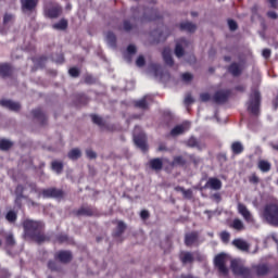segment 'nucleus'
Here are the masks:
<instances>
[{
    "mask_svg": "<svg viewBox=\"0 0 278 278\" xmlns=\"http://www.w3.org/2000/svg\"><path fill=\"white\" fill-rule=\"evenodd\" d=\"M23 227L26 238H31V240H36V242L45 241V235L42 233L45 225L41 222L26 219L23 223Z\"/></svg>",
    "mask_w": 278,
    "mask_h": 278,
    "instance_id": "nucleus-1",
    "label": "nucleus"
},
{
    "mask_svg": "<svg viewBox=\"0 0 278 278\" xmlns=\"http://www.w3.org/2000/svg\"><path fill=\"white\" fill-rule=\"evenodd\" d=\"M261 218L264 223H267V225L278 227V204H266L261 213Z\"/></svg>",
    "mask_w": 278,
    "mask_h": 278,
    "instance_id": "nucleus-2",
    "label": "nucleus"
},
{
    "mask_svg": "<svg viewBox=\"0 0 278 278\" xmlns=\"http://www.w3.org/2000/svg\"><path fill=\"white\" fill-rule=\"evenodd\" d=\"M260 91H257V89L252 90V93L250 94L249 101L247 103L248 112H250V114H253L254 116L260 114Z\"/></svg>",
    "mask_w": 278,
    "mask_h": 278,
    "instance_id": "nucleus-3",
    "label": "nucleus"
},
{
    "mask_svg": "<svg viewBox=\"0 0 278 278\" xmlns=\"http://www.w3.org/2000/svg\"><path fill=\"white\" fill-rule=\"evenodd\" d=\"M230 266L235 275H240L241 277H251V270L242 265V261L233 260L231 261Z\"/></svg>",
    "mask_w": 278,
    "mask_h": 278,
    "instance_id": "nucleus-4",
    "label": "nucleus"
},
{
    "mask_svg": "<svg viewBox=\"0 0 278 278\" xmlns=\"http://www.w3.org/2000/svg\"><path fill=\"white\" fill-rule=\"evenodd\" d=\"M134 15L138 16L139 12H143L141 17V23H147V21H155L157 18V12L153 9L142 10L140 8L132 9Z\"/></svg>",
    "mask_w": 278,
    "mask_h": 278,
    "instance_id": "nucleus-5",
    "label": "nucleus"
},
{
    "mask_svg": "<svg viewBox=\"0 0 278 278\" xmlns=\"http://www.w3.org/2000/svg\"><path fill=\"white\" fill-rule=\"evenodd\" d=\"M214 264L216 268H218V271L220 273V275L226 276L229 273V269L226 266L227 255L218 254L217 256H215Z\"/></svg>",
    "mask_w": 278,
    "mask_h": 278,
    "instance_id": "nucleus-6",
    "label": "nucleus"
},
{
    "mask_svg": "<svg viewBox=\"0 0 278 278\" xmlns=\"http://www.w3.org/2000/svg\"><path fill=\"white\" fill-rule=\"evenodd\" d=\"M136 131H140V127L135 128L134 142L138 148L141 149V151H144L147 149V136L144 132L136 135Z\"/></svg>",
    "mask_w": 278,
    "mask_h": 278,
    "instance_id": "nucleus-7",
    "label": "nucleus"
},
{
    "mask_svg": "<svg viewBox=\"0 0 278 278\" xmlns=\"http://www.w3.org/2000/svg\"><path fill=\"white\" fill-rule=\"evenodd\" d=\"M237 210H238V213L242 215L245 223H255V219H253V214H251V211H249L247 205L242 203H238Z\"/></svg>",
    "mask_w": 278,
    "mask_h": 278,
    "instance_id": "nucleus-8",
    "label": "nucleus"
},
{
    "mask_svg": "<svg viewBox=\"0 0 278 278\" xmlns=\"http://www.w3.org/2000/svg\"><path fill=\"white\" fill-rule=\"evenodd\" d=\"M188 129H190V122H185L174 127L170 131V136H181V134H185V131H188Z\"/></svg>",
    "mask_w": 278,
    "mask_h": 278,
    "instance_id": "nucleus-9",
    "label": "nucleus"
},
{
    "mask_svg": "<svg viewBox=\"0 0 278 278\" xmlns=\"http://www.w3.org/2000/svg\"><path fill=\"white\" fill-rule=\"evenodd\" d=\"M205 188H208V190H220L223 188V181L218 178H208V180L205 184Z\"/></svg>",
    "mask_w": 278,
    "mask_h": 278,
    "instance_id": "nucleus-10",
    "label": "nucleus"
},
{
    "mask_svg": "<svg viewBox=\"0 0 278 278\" xmlns=\"http://www.w3.org/2000/svg\"><path fill=\"white\" fill-rule=\"evenodd\" d=\"M23 12H34L36 5H38V0H21Z\"/></svg>",
    "mask_w": 278,
    "mask_h": 278,
    "instance_id": "nucleus-11",
    "label": "nucleus"
},
{
    "mask_svg": "<svg viewBox=\"0 0 278 278\" xmlns=\"http://www.w3.org/2000/svg\"><path fill=\"white\" fill-rule=\"evenodd\" d=\"M0 105H2V108H7V110H11L12 112H18V110H21V104L12 100H1Z\"/></svg>",
    "mask_w": 278,
    "mask_h": 278,
    "instance_id": "nucleus-12",
    "label": "nucleus"
},
{
    "mask_svg": "<svg viewBox=\"0 0 278 278\" xmlns=\"http://www.w3.org/2000/svg\"><path fill=\"white\" fill-rule=\"evenodd\" d=\"M41 194L45 199H49L50 197H52L53 199H60L61 197H63L62 190L58 189H45L42 190Z\"/></svg>",
    "mask_w": 278,
    "mask_h": 278,
    "instance_id": "nucleus-13",
    "label": "nucleus"
},
{
    "mask_svg": "<svg viewBox=\"0 0 278 278\" xmlns=\"http://www.w3.org/2000/svg\"><path fill=\"white\" fill-rule=\"evenodd\" d=\"M215 103H225L229 99V90H220L214 94Z\"/></svg>",
    "mask_w": 278,
    "mask_h": 278,
    "instance_id": "nucleus-14",
    "label": "nucleus"
},
{
    "mask_svg": "<svg viewBox=\"0 0 278 278\" xmlns=\"http://www.w3.org/2000/svg\"><path fill=\"white\" fill-rule=\"evenodd\" d=\"M61 13L62 8L59 4H55L50 9H46V14L47 16H49V18H58V16H60Z\"/></svg>",
    "mask_w": 278,
    "mask_h": 278,
    "instance_id": "nucleus-15",
    "label": "nucleus"
},
{
    "mask_svg": "<svg viewBox=\"0 0 278 278\" xmlns=\"http://www.w3.org/2000/svg\"><path fill=\"white\" fill-rule=\"evenodd\" d=\"M194 257H197V253L182 252L180 254V261L182 264H192L194 262Z\"/></svg>",
    "mask_w": 278,
    "mask_h": 278,
    "instance_id": "nucleus-16",
    "label": "nucleus"
},
{
    "mask_svg": "<svg viewBox=\"0 0 278 278\" xmlns=\"http://www.w3.org/2000/svg\"><path fill=\"white\" fill-rule=\"evenodd\" d=\"M233 247H236V249H239V251H249L250 245L247 241H244L243 239H235L232 241Z\"/></svg>",
    "mask_w": 278,
    "mask_h": 278,
    "instance_id": "nucleus-17",
    "label": "nucleus"
},
{
    "mask_svg": "<svg viewBox=\"0 0 278 278\" xmlns=\"http://www.w3.org/2000/svg\"><path fill=\"white\" fill-rule=\"evenodd\" d=\"M58 260L62 262L63 264H66L67 262H71L73 260V254L68 251H61L56 254Z\"/></svg>",
    "mask_w": 278,
    "mask_h": 278,
    "instance_id": "nucleus-18",
    "label": "nucleus"
},
{
    "mask_svg": "<svg viewBox=\"0 0 278 278\" xmlns=\"http://www.w3.org/2000/svg\"><path fill=\"white\" fill-rule=\"evenodd\" d=\"M186 45H188V41H186L185 39H182V40H180L179 42L176 43L175 55L177 58H182L184 56V48L186 47Z\"/></svg>",
    "mask_w": 278,
    "mask_h": 278,
    "instance_id": "nucleus-19",
    "label": "nucleus"
},
{
    "mask_svg": "<svg viewBox=\"0 0 278 278\" xmlns=\"http://www.w3.org/2000/svg\"><path fill=\"white\" fill-rule=\"evenodd\" d=\"M149 101H151V97L146 96L141 100H138L135 102L136 108H139L140 110H147L149 108Z\"/></svg>",
    "mask_w": 278,
    "mask_h": 278,
    "instance_id": "nucleus-20",
    "label": "nucleus"
},
{
    "mask_svg": "<svg viewBox=\"0 0 278 278\" xmlns=\"http://www.w3.org/2000/svg\"><path fill=\"white\" fill-rule=\"evenodd\" d=\"M197 238H199V235L197 232L186 235L185 244H187V247H192V244L197 242Z\"/></svg>",
    "mask_w": 278,
    "mask_h": 278,
    "instance_id": "nucleus-21",
    "label": "nucleus"
},
{
    "mask_svg": "<svg viewBox=\"0 0 278 278\" xmlns=\"http://www.w3.org/2000/svg\"><path fill=\"white\" fill-rule=\"evenodd\" d=\"M163 60L168 66H173V55L169 48L163 50Z\"/></svg>",
    "mask_w": 278,
    "mask_h": 278,
    "instance_id": "nucleus-22",
    "label": "nucleus"
},
{
    "mask_svg": "<svg viewBox=\"0 0 278 278\" xmlns=\"http://www.w3.org/2000/svg\"><path fill=\"white\" fill-rule=\"evenodd\" d=\"M180 29H182V31H189L190 34H192V31L197 30V25L190 22H184L180 24Z\"/></svg>",
    "mask_w": 278,
    "mask_h": 278,
    "instance_id": "nucleus-23",
    "label": "nucleus"
},
{
    "mask_svg": "<svg viewBox=\"0 0 278 278\" xmlns=\"http://www.w3.org/2000/svg\"><path fill=\"white\" fill-rule=\"evenodd\" d=\"M229 73L233 75V77H238L242 73V66L238 63H232L229 67Z\"/></svg>",
    "mask_w": 278,
    "mask_h": 278,
    "instance_id": "nucleus-24",
    "label": "nucleus"
},
{
    "mask_svg": "<svg viewBox=\"0 0 278 278\" xmlns=\"http://www.w3.org/2000/svg\"><path fill=\"white\" fill-rule=\"evenodd\" d=\"M231 151L235 155H240L244 151V146L240 141H236L231 144Z\"/></svg>",
    "mask_w": 278,
    "mask_h": 278,
    "instance_id": "nucleus-25",
    "label": "nucleus"
},
{
    "mask_svg": "<svg viewBox=\"0 0 278 278\" xmlns=\"http://www.w3.org/2000/svg\"><path fill=\"white\" fill-rule=\"evenodd\" d=\"M15 194H16L15 204L17 205V207H21V200L23 199V186L20 185L16 187Z\"/></svg>",
    "mask_w": 278,
    "mask_h": 278,
    "instance_id": "nucleus-26",
    "label": "nucleus"
},
{
    "mask_svg": "<svg viewBox=\"0 0 278 278\" xmlns=\"http://www.w3.org/2000/svg\"><path fill=\"white\" fill-rule=\"evenodd\" d=\"M150 166L153 170H162L163 163L160 159H153L150 161Z\"/></svg>",
    "mask_w": 278,
    "mask_h": 278,
    "instance_id": "nucleus-27",
    "label": "nucleus"
},
{
    "mask_svg": "<svg viewBox=\"0 0 278 278\" xmlns=\"http://www.w3.org/2000/svg\"><path fill=\"white\" fill-rule=\"evenodd\" d=\"M257 166L260 170H262V173H268V170H270V164L268 163V161L261 160L258 161Z\"/></svg>",
    "mask_w": 278,
    "mask_h": 278,
    "instance_id": "nucleus-28",
    "label": "nucleus"
},
{
    "mask_svg": "<svg viewBox=\"0 0 278 278\" xmlns=\"http://www.w3.org/2000/svg\"><path fill=\"white\" fill-rule=\"evenodd\" d=\"M105 40L109 45V47H116V35H114L113 33H108Z\"/></svg>",
    "mask_w": 278,
    "mask_h": 278,
    "instance_id": "nucleus-29",
    "label": "nucleus"
},
{
    "mask_svg": "<svg viewBox=\"0 0 278 278\" xmlns=\"http://www.w3.org/2000/svg\"><path fill=\"white\" fill-rule=\"evenodd\" d=\"M232 229H236L237 231H242L244 229V224L239 218H236L231 223Z\"/></svg>",
    "mask_w": 278,
    "mask_h": 278,
    "instance_id": "nucleus-30",
    "label": "nucleus"
},
{
    "mask_svg": "<svg viewBox=\"0 0 278 278\" xmlns=\"http://www.w3.org/2000/svg\"><path fill=\"white\" fill-rule=\"evenodd\" d=\"M12 73V68H10V65L8 64H0V75L2 77H8Z\"/></svg>",
    "mask_w": 278,
    "mask_h": 278,
    "instance_id": "nucleus-31",
    "label": "nucleus"
},
{
    "mask_svg": "<svg viewBox=\"0 0 278 278\" xmlns=\"http://www.w3.org/2000/svg\"><path fill=\"white\" fill-rule=\"evenodd\" d=\"M63 168H64V165L61 162H58V161L52 162V170H54V173H56L58 175L62 173Z\"/></svg>",
    "mask_w": 278,
    "mask_h": 278,
    "instance_id": "nucleus-32",
    "label": "nucleus"
},
{
    "mask_svg": "<svg viewBox=\"0 0 278 278\" xmlns=\"http://www.w3.org/2000/svg\"><path fill=\"white\" fill-rule=\"evenodd\" d=\"M70 160H79L81 157V151L79 149H73L68 153Z\"/></svg>",
    "mask_w": 278,
    "mask_h": 278,
    "instance_id": "nucleus-33",
    "label": "nucleus"
},
{
    "mask_svg": "<svg viewBox=\"0 0 278 278\" xmlns=\"http://www.w3.org/2000/svg\"><path fill=\"white\" fill-rule=\"evenodd\" d=\"M78 216H92V208L81 207L77 211Z\"/></svg>",
    "mask_w": 278,
    "mask_h": 278,
    "instance_id": "nucleus-34",
    "label": "nucleus"
},
{
    "mask_svg": "<svg viewBox=\"0 0 278 278\" xmlns=\"http://www.w3.org/2000/svg\"><path fill=\"white\" fill-rule=\"evenodd\" d=\"M14 23V15L7 13L3 17V25L4 27H8V25H12Z\"/></svg>",
    "mask_w": 278,
    "mask_h": 278,
    "instance_id": "nucleus-35",
    "label": "nucleus"
},
{
    "mask_svg": "<svg viewBox=\"0 0 278 278\" xmlns=\"http://www.w3.org/2000/svg\"><path fill=\"white\" fill-rule=\"evenodd\" d=\"M53 29H66L68 27V22L66 20H61L59 23L53 24Z\"/></svg>",
    "mask_w": 278,
    "mask_h": 278,
    "instance_id": "nucleus-36",
    "label": "nucleus"
},
{
    "mask_svg": "<svg viewBox=\"0 0 278 278\" xmlns=\"http://www.w3.org/2000/svg\"><path fill=\"white\" fill-rule=\"evenodd\" d=\"M5 243L7 247H14V244H16V241L14 240V235H12L11 232L7 233Z\"/></svg>",
    "mask_w": 278,
    "mask_h": 278,
    "instance_id": "nucleus-37",
    "label": "nucleus"
},
{
    "mask_svg": "<svg viewBox=\"0 0 278 278\" xmlns=\"http://www.w3.org/2000/svg\"><path fill=\"white\" fill-rule=\"evenodd\" d=\"M127 228V226H125V223L123 222H118L117 223V230L115 231V236L118 238L119 236L123 235V231H125V229Z\"/></svg>",
    "mask_w": 278,
    "mask_h": 278,
    "instance_id": "nucleus-38",
    "label": "nucleus"
},
{
    "mask_svg": "<svg viewBox=\"0 0 278 278\" xmlns=\"http://www.w3.org/2000/svg\"><path fill=\"white\" fill-rule=\"evenodd\" d=\"M11 147H12V141L5 140V139L0 141L1 151H8V149H10Z\"/></svg>",
    "mask_w": 278,
    "mask_h": 278,
    "instance_id": "nucleus-39",
    "label": "nucleus"
},
{
    "mask_svg": "<svg viewBox=\"0 0 278 278\" xmlns=\"http://www.w3.org/2000/svg\"><path fill=\"white\" fill-rule=\"evenodd\" d=\"M5 218L9 223H14L16 220V213L14 211H9Z\"/></svg>",
    "mask_w": 278,
    "mask_h": 278,
    "instance_id": "nucleus-40",
    "label": "nucleus"
},
{
    "mask_svg": "<svg viewBox=\"0 0 278 278\" xmlns=\"http://www.w3.org/2000/svg\"><path fill=\"white\" fill-rule=\"evenodd\" d=\"M256 273H257V275H266V273H268V266H266V265H258L256 267Z\"/></svg>",
    "mask_w": 278,
    "mask_h": 278,
    "instance_id": "nucleus-41",
    "label": "nucleus"
},
{
    "mask_svg": "<svg viewBox=\"0 0 278 278\" xmlns=\"http://www.w3.org/2000/svg\"><path fill=\"white\" fill-rule=\"evenodd\" d=\"M173 166H181L184 165V157L181 156H175L174 161L172 162Z\"/></svg>",
    "mask_w": 278,
    "mask_h": 278,
    "instance_id": "nucleus-42",
    "label": "nucleus"
},
{
    "mask_svg": "<svg viewBox=\"0 0 278 278\" xmlns=\"http://www.w3.org/2000/svg\"><path fill=\"white\" fill-rule=\"evenodd\" d=\"M222 242H229V238H231V235L228 231L220 232Z\"/></svg>",
    "mask_w": 278,
    "mask_h": 278,
    "instance_id": "nucleus-43",
    "label": "nucleus"
},
{
    "mask_svg": "<svg viewBox=\"0 0 278 278\" xmlns=\"http://www.w3.org/2000/svg\"><path fill=\"white\" fill-rule=\"evenodd\" d=\"M91 121L92 123H94L96 125H99L101 127V125H103V118H101L98 115H91Z\"/></svg>",
    "mask_w": 278,
    "mask_h": 278,
    "instance_id": "nucleus-44",
    "label": "nucleus"
},
{
    "mask_svg": "<svg viewBox=\"0 0 278 278\" xmlns=\"http://www.w3.org/2000/svg\"><path fill=\"white\" fill-rule=\"evenodd\" d=\"M228 27L230 31H236L238 29V24L233 20H228Z\"/></svg>",
    "mask_w": 278,
    "mask_h": 278,
    "instance_id": "nucleus-45",
    "label": "nucleus"
},
{
    "mask_svg": "<svg viewBox=\"0 0 278 278\" xmlns=\"http://www.w3.org/2000/svg\"><path fill=\"white\" fill-rule=\"evenodd\" d=\"M33 116L35 118H43L45 114L42 113V111L40 109H37V110L33 111Z\"/></svg>",
    "mask_w": 278,
    "mask_h": 278,
    "instance_id": "nucleus-46",
    "label": "nucleus"
},
{
    "mask_svg": "<svg viewBox=\"0 0 278 278\" xmlns=\"http://www.w3.org/2000/svg\"><path fill=\"white\" fill-rule=\"evenodd\" d=\"M68 74L71 77H79V70H77V67H72L70 68Z\"/></svg>",
    "mask_w": 278,
    "mask_h": 278,
    "instance_id": "nucleus-47",
    "label": "nucleus"
},
{
    "mask_svg": "<svg viewBox=\"0 0 278 278\" xmlns=\"http://www.w3.org/2000/svg\"><path fill=\"white\" fill-rule=\"evenodd\" d=\"M136 65L139 67H142L144 65V56L139 55L137 61H136Z\"/></svg>",
    "mask_w": 278,
    "mask_h": 278,
    "instance_id": "nucleus-48",
    "label": "nucleus"
},
{
    "mask_svg": "<svg viewBox=\"0 0 278 278\" xmlns=\"http://www.w3.org/2000/svg\"><path fill=\"white\" fill-rule=\"evenodd\" d=\"M152 71H154L155 77L162 73V67L160 65H152Z\"/></svg>",
    "mask_w": 278,
    "mask_h": 278,
    "instance_id": "nucleus-49",
    "label": "nucleus"
},
{
    "mask_svg": "<svg viewBox=\"0 0 278 278\" xmlns=\"http://www.w3.org/2000/svg\"><path fill=\"white\" fill-rule=\"evenodd\" d=\"M182 81H192V74L190 73H185L182 74Z\"/></svg>",
    "mask_w": 278,
    "mask_h": 278,
    "instance_id": "nucleus-50",
    "label": "nucleus"
},
{
    "mask_svg": "<svg viewBox=\"0 0 278 278\" xmlns=\"http://www.w3.org/2000/svg\"><path fill=\"white\" fill-rule=\"evenodd\" d=\"M249 181L250 184H260V178L255 174H253L252 176H250Z\"/></svg>",
    "mask_w": 278,
    "mask_h": 278,
    "instance_id": "nucleus-51",
    "label": "nucleus"
},
{
    "mask_svg": "<svg viewBox=\"0 0 278 278\" xmlns=\"http://www.w3.org/2000/svg\"><path fill=\"white\" fill-rule=\"evenodd\" d=\"M182 194L185 197V199H192V190L188 189V190H184Z\"/></svg>",
    "mask_w": 278,
    "mask_h": 278,
    "instance_id": "nucleus-52",
    "label": "nucleus"
},
{
    "mask_svg": "<svg viewBox=\"0 0 278 278\" xmlns=\"http://www.w3.org/2000/svg\"><path fill=\"white\" fill-rule=\"evenodd\" d=\"M87 157H89V160H94V157H97V153H94V151L92 150H87Z\"/></svg>",
    "mask_w": 278,
    "mask_h": 278,
    "instance_id": "nucleus-53",
    "label": "nucleus"
},
{
    "mask_svg": "<svg viewBox=\"0 0 278 278\" xmlns=\"http://www.w3.org/2000/svg\"><path fill=\"white\" fill-rule=\"evenodd\" d=\"M193 99H192V96L190 94H187L186 98H185V104L186 105H190V103H193Z\"/></svg>",
    "mask_w": 278,
    "mask_h": 278,
    "instance_id": "nucleus-54",
    "label": "nucleus"
},
{
    "mask_svg": "<svg viewBox=\"0 0 278 278\" xmlns=\"http://www.w3.org/2000/svg\"><path fill=\"white\" fill-rule=\"evenodd\" d=\"M127 51L130 55H134V53H136V46L134 45L128 46Z\"/></svg>",
    "mask_w": 278,
    "mask_h": 278,
    "instance_id": "nucleus-55",
    "label": "nucleus"
},
{
    "mask_svg": "<svg viewBox=\"0 0 278 278\" xmlns=\"http://www.w3.org/2000/svg\"><path fill=\"white\" fill-rule=\"evenodd\" d=\"M188 146L189 147H197V139L194 137L190 138L188 140Z\"/></svg>",
    "mask_w": 278,
    "mask_h": 278,
    "instance_id": "nucleus-56",
    "label": "nucleus"
},
{
    "mask_svg": "<svg viewBox=\"0 0 278 278\" xmlns=\"http://www.w3.org/2000/svg\"><path fill=\"white\" fill-rule=\"evenodd\" d=\"M262 55H263V58L268 60V58H270V50L269 49H264Z\"/></svg>",
    "mask_w": 278,
    "mask_h": 278,
    "instance_id": "nucleus-57",
    "label": "nucleus"
},
{
    "mask_svg": "<svg viewBox=\"0 0 278 278\" xmlns=\"http://www.w3.org/2000/svg\"><path fill=\"white\" fill-rule=\"evenodd\" d=\"M124 29L125 31H129V29H131V24L129 23V21L124 22Z\"/></svg>",
    "mask_w": 278,
    "mask_h": 278,
    "instance_id": "nucleus-58",
    "label": "nucleus"
},
{
    "mask_svg": "<svg viewBox=\"0 0 278 278\" xmlns=\"http://www.w3.org/2000/svg\"><path fill=\"white\" fill-rule=\"evenodd\" d=\"M53 60L56 62V64H62V62H64V55L60 54L58 59L53 58Z\"/></svg>",
    "mask_w": 278,
    "mask_h": 278,
    "instance_id": "nucleus-59",
    "label": "nucleus"
},
{
    "mask_svg": "<svg viewBox=\"0 0 278 278\" xmlns=\"http://www.w3.org/2000/svg\"><path fill=\"white\" fill-rule=\"evenodd\" d=\"M140 216L143 220H146V218H149V211H141Z\"/></svg>",
    "mask_w": 278,
    "mask_h": 278,
    "instance_id": "nucleus-60",
    "label": "nucleus"
},
{
    "mask_svg": "<svg viewBox=\"0 0 278 278\" xmlns=\"http://www.w3.org/2000/svg\"><path fill=\"white\" fill-rule=\"evenodd\" d=\"M201 101H207L210 99V93H202L200 96Z\"/></svg>",
    "mask_w": 278,
    "mask_h": 278,
    "instance_id": "nucleus-61",
    "label": "nucleus"
},
{
    "mask_svg": "<svg viewBox=\"0 0 278 278\" xmlns=\"http://www.w3.org/2000/svg\"><path fill=\"white\" fill-rule=\"evenodd\" d=\"M48 268H50V270H55V262L50 261V262L48 263Z\"/></svg>",
    "mask_w": 278,
    "mask_h": 278,
    "instance_id": "nucleus-62",
    "label": "nucleus"
},
{
    "mask_svg": "<svg viewBox=\"0 0 278 278\" xmlns=\"http://www.w3.org/2000/svg\"><path fill=\"white\" fill-rule=\"evenodd\" d=\"M213 199H214V201H216L217 203H220V193H215V194H213Z\"/></svg>",
    "mask_w": 278,
    "mask_h": 278,
    "instance_id": "nucleus-63",
    "label": "nucleus"
},
{
    "mask_svg": "<svg viewBox=\"0 0 278 278\" xmlns=\"http://www.w3.org/2000/svg\"><path fill=\"white\" fill-rule=\"evenodd\" d=\"M277 1L278 0H269L270 8H277Z\"/></svg>",
    "mask_w": 278,
    "mask_h": 278,
    "instance_id": "nucleus-64",
    "label": "nucleus"
}]
</instances>
